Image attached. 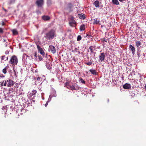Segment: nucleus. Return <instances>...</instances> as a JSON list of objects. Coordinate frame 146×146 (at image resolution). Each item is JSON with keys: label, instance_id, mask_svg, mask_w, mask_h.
<instances>
[{"label": "nucleus", "instance_id": "obj_1", "mask_svg": "<svg viewBox=\"0 0 146 146\" xmlns=\"http://www.w3.org/2000/svg\"><path fill=\"white\" fill-rule=\"evenodd\" d=\"M56 36L55 31L53 29H51L46 33L44 37L47 40L53 39Z\"/></svg>", "mask_w": 146, "mask_h": 146}, {"label": "nucleus", "instance_id": "obj_2", "mask_svg": "<svg viewBox=\"0 0 146 146\" xmlns=\"http://www.w3.org/2000/svg\"><path fill=\"white\" fill-rule=\"evenodd\" d=\"M14 82L13 80L8 79L5 81L4 83V86L11 87L13 86L14 85Z\"/></svg>", "mask_w": 146, "mask_h": 146}, {"label": "nucleus", "instance_id": "obj_3", "mask_svg": "<svg viewBox=\"0 0 146 146\" xmlns=\"http://www.w3.org/2000/svg\"><path fill=\"white\" fill-rule=\"evenodd\" d=\"M18 62V59L17 57L15 56H12L10 60V63L13 65H17Z\"/></svg>", "mask_w": 146, "mask_h": 146}, {"label": "nucleus", "instance_id": "obj_4", "mask_svg": "<svg viewBox=\"0 0 146 146\" xmlns=\"http://www.w3.org/2000/svg\"><path fill=\"white\" fill-rule=\"evenodd\" d=\"M76 22L74 19V17H71L69 20V23L70 25L72 27H74V25L76 24Z\"/></svg>", "mask_w": 146, "mask_h": 146}, {"label": "nucleus", "instance_id": "obj_5", "mask_svg": "<svg viewBox=\"0 0 146 146\" xmlns=\"http://www.w3.org/2000/svg\"><path fill=\"white\" fill-rule=\"evenodd\" d=\"M80 87L78 86L76 84H74V85L72 86H70V89L72 90H79Z\"/></svg>", "mask_w": 146, "mask_h": 146}, {"label": "nucleus", "instance_id": "obj_6", "mask_svg": "<svg viewBox=\"0 0 146 146\" xmlns=\"http://www.w3.org/2000/svg\"><path fill=\"white\" fill-rule=\"evenodd\" d=\"M48 51L53 54H54L56 52V49L54 46L50 45L49 46Z\"/></svg>", "mask_w": 146, "mask_h": 146}, {"label": "nucleus", "instance_id": "obj_7", "mask_svg": "<svg viewBox=\"0 0 146 146\" xmlns=\"http://www.w3.org/2000/svg\"><path fill=\"white\" fill-rule=\"evenodd\" d=\"M38 50L40 54L43 56H44L45 55V52L43 50L42 48H41L39 45L36 44Z\"/></svg>", "mask_w": 146, "mask_h": 146}, {"label": "nucleus", "instance_id": "obj_8", "mask_svg": "<svg viewBox=\"0 0 146 146\" xmlns=\"http://www.w3.org/2000/svg\"><path fill=\"white\" fill-rule=\"evenodd\" d=\"M105 58V53L104 52L101 53L99 56V61L102 62L104 60Z\"/></svg>", "mask_w": 146, "mask_h": 146}, {"label": "nucleus", "instance_id": "obj_9", "mask_svg": "<svg viewBox=\"0 0 146 146\" xmlns=\"http://www.w3.org/2000/svg\"><path fill=\"white\" fill-rule=\"evenodd\" d=\"M36 3L38 7H41L43 4L44 1L43 0H37L36 1Z\"/></svg>", "mask_w": 146, "mask_h": 146}, {"label": "nucleus", "instance_id": "obj_10", "mask_svg": "<svg viewBox=\"0 0 146 146\" xmlns=\"http://www.w3.org/2000/svg\"><path fill=\"white\" fill-rule=\"evenodd\" d=\"M131 85L130 84L127 83H126L123 86V88L126 89H129L131 88Z\"/></svg>", "mask_w": 146, "mask_h": 146}, {"label": "nucleus", "instance_id": "obj_11", "mask_svg": "<svg viewBox=\"0 0 146 146\" xmlns=\"http://www.w3.org/2000/svg\"><path fill=\"white\" fill-rule=\"evenodd\" d=\"M129 47L131 49L132 54L134 55L135 52V48L134 47L131 45H130Z\"/></svg>", "mask_w": 146, "mask_h": 146}, {"label": "nucleus", "instance_id": "obj_12", "mask_svg": "<svg viewBox=\"0 0 146 146\" xmlns=\"http://www.w3.org/2000/svg\"><path fill=\"white\" fill-rule=\"evenodd\" d=\"M89 71L93 74L96 75L97 74V71L95 70L90 69Z\"/></svg>", "mask_w": 146, "mask_h": 146}, {"label": "nucleus", "instance_id": "obj_13", "mask_svg": "<svg viewBox=\"0 0 146 146\" xmlns=\"http://www.w3.org/2000/svg\"><path fill=\"white\" fill-rule=\"evenodd\" d=\"M94 4L95 6L96 7H99L100 3L99 2L98 0L95 1L94 2Z\"/></svg>", "mask_w": 146, "mask_h": 146}, {"label": "nucleus", "instance_id": "obj_14", "mask_svg": "<svg viewBox=\"0 0 146 146\" xmlns=\"http://www.w3.org/2000/svg\"><path fill=\"white\" fill-rule=\"evenodd\" d=\"M141 42L140 41H137L135 42V45L138 48H139L141 45Z\"/></svg>", "mask_w": 146, "mask_h": 146}, {"label": "nucleus", "instance_id": "obj_15", "mask_svg": "<svg viewBox=\"0 0 146 146\" xmlns=\"http://www.w3.org/2000/svg\"><path fill=\"white\" fill-rule=\"evenodd\" d=\"M42 19L45 21H47L50 19L49 17L46 16H44L42 17Z\"/></svg>", "mask_w": 146, "mask_h": 146}, {"label": "nucleus", "instance_id": "obj_16", "mask_svg": "<svg viewBox=\"0 0 146 146\" xmlns=\"http://www.w3.org/2000/svg\"><path fill=\"white\" fill-rule=\"evenodd\" d=\"M1 59L2 60H3L5 61L7 60L8 59V57H6L5 55H3L1 56Z\"/></svg>", "mask_w": 146, "mask_h": 146}, {"label": "nucleus", "instance_id": "obj_17", "mask_svg": "<svg viewBox=\"0 0 146 146\" xmlns=\"http://www.w3.org/2000/svg\"><path fill=\"white\" fill-rule=\"evenodd\" d=\"M85 25L83 24L80 27V30L81 31H83L85 30Z\"/></svg>", "mask_w": 146, "mask_h": 146}, {"label": "nucleus", "instance_id": "obj_18", "mask_svg": "<svg viewBox=\"0 0 146 146\" xmlns=\"http://www.w3.org/2000/svg\"><path fill=\"white\" fill-rule=\"evenodd\" d=\"M113 3L116 5H119V2L118 0H112V1Z\"/></svg>", "mask_w": 146, "mask_h": 146}, {"label": "nucleus", "instance_id": "obj_19", "mask_svg": "<svg viewBox=\"0 0 146 146\" xmlns=\"http://www.w3.org/2000/svg\"><path fill=\"white\" fill-rule=\"evenodd\" d=\"M35 80H36V82H38L39 81H41L42 80V79L40 77L38 76L37 78H35Z\"/></svg>", "mask_w": 146, "mask_h": 146}, {"label": "nucleus", "instance_id": "obj_20", "mask_svg": "<svg viewBox=\"0 0 146 146\" xmlns=\"http://www.w3.org/2000/svg\"><path fill=\"white\" fill-rule=\"evenodd\" d=\"M9 67L8 66H6L5 68L3 70V72L5 74L7 72V70L8 69Z\"/></svg>", "mask_w": 146, "mask_h": 146}, {"label": "nucleus", "instance_id": "obj_21", "mask_svg": "<svg viewBox=\"0 0 146 146\" xmlns=\"http://www.w3.org/2000/svg\"><path fill=\"white\" fill-rule=\"evenodd\" d=\"M78 15L79 16H80V17L81 19H84L85 18V15L84 14L82 15L81 14H78Z\"/></svg>", "mask_w": 146, "mask_h": 146}, {"label": "nucleus", "instance_id": "obj_22", "mask_svg": "<svg viewBox=\"0 0 146 146\" xmlns=\"http://www.w3.org/2000/svg\"><path fill=\"white\" fill-rule=\"evenodd\" d=\"M13 34L14 35H17L18 34V32L17 30L15 29H13L12 30Z\"/></svg>", "mask_w": 146, "mask_h": 146}, {"label": "nucleus", "instance_id": "obj_23", "mask_svg": "<svg viewBox=\"0 0 146 146\" xmlns=\"http://www.w3.org/2000/svg\"><path fill=\"white\" fill-rule=\"evenodd\" d=\"M82 38V37L81 35H78L77 36V41H79Z\"/></svg>", "mask_w": 146, "mask_h": 146}, {"label": "nucleus", "instance_id": "obj_24", "mask_svg": "<svg viewBox=\"0 0 146 146\" xmlns=\"http://www.w3.org/2000/svg\"><path fill=\"white\" fill-rule=\"evenodd\" d=\"M93 46H90L89 48L90 49V52L91 53H93Z\"/></svg>", "mask_w": 146, "mask_h": 146}, {"label": "nucleus", "instance_id": "obj_25", "mask_svg": "<svg viewBox=\"0 0 146 146\" xmlns=\"http://www.w3.org/2000/svg\"><path fill=\"white\" fill-rule=\"evenodd\" d=\"M65 85L67 86L68 88H70V85L69 84V83L68 82H66L65 83Z\"/></svg>", "mask_w": 146, "mask_h": 146}, {"label": "nucleus", "instance_id": "obj_26", "mask_svg": "<svg viewBox=\"0 0 146 146\" xmlns=\"http://www.w3.org/2000/svg\"><path fill=\"white\" fill-rule=\"evenodd\" d=\"M99 23V21L97 20V19H94V23L98 24Z\"/></svg>", "mask_w": 146, "mask_h": 146}, {"label": "nucleus", "instance_id": "obj_27", "mask_svg": "<svg viewBox=\"0 0 146 146\" xmlns=\"http://www.w3.org/2000/svg\"><path fill=\"white\" fill-rule=\"evenodd\" d=\"M80 82L81 83H82L83 84H84L85 83V81L82 78H80Z\"/></svg>", "mask_w": 146, "mask_h": 146}, {"label": "nucleus", "instance_id": "obj_28", "mask_svg": "<svg viewBox=\"0 0 146 146\" xmlns=\"http://www.w3.org/2000/svg\"><path fill=\"white\" fill-rule=\"evenodd\" d=\"M92 64V62H89L86 63V64L87 65L90 66Z\"/></svg>", "mask_w": 146, "mask_h": 146}, {"label": "nucleus", "instance_id": "obj_29", "mask_svg": "<svg viewBox=\"0 0 146 146\" xmlns=\"http://www.w3.org/2000/svg\"><path fill=\"white\" fill-rule=\"evenodd\" d=\"M4 81H3L2 82H0V84L1 86H4Z\"/></svg>", "mask_w": 146, "mask_h": 146}, {"label": "nucleus", "instance_id": "obj_30", "mask_svg": "<svg viewBox=\"0 0 146 146\" xmlns=\"http://www.w3.org/2000/svg\"><path fill=\"white\" fill-rule=\"evenodd\" d=\"M38 58L39 59V60H40V61L42 59V57L40 56L39 55L38 56Z\"/></svg>", "mask_w": 146, "mask_h": 146}, {"label": "nucleus", "instance_id": "obj_31", "mask_svg": "<svg viewBox=\"0 0 146 146\" xmlns=\"http://www.w3.org/2000/svg\"><path fill=\"white\" fill-rule=\"evenodd\" d=\"M37 92L36 90H34L32 91V94L35 95V94Z\"/></svg>", "mask_w": 146, "mask_h": 146}, {"label": "nucleus", "instance_id": "obj_32", "mask_svg": "<svg viewBox=\"0 0 146 146\" xmlns=\"http://www.w3.org/2000/svg\"><path fill=\"white\" fill-rule=\"evenodd\" d=\"M47 2L48 4H50L51 3V0H47Z\"/></svg>", "mask_w": 146, "mask_h": 146}, {"label": "nucleus", "instance_id": "obj_33", "mask_svg": "<svg viewBox=\"0 0 146 146\" xmlns=\"http://www.w3.org/2000/svg\"><path fill=\"white\" fill-rule=\"evenodd\" d=\"M15 0H10V3H13L15 2Z\"/></svg>", "mask_w": 146, "mask_h": 146}, {"label": "nucleus", "instance_id": "obj_34", "mask_svg": "<svg viewBox=\"0 0 146 146\" xmlns=\"http://www.w3.org/2000/svg\"><path fill=\"white\" fill-rule=\"evenodd\" d=\"M49 65H50L49 64H46V67L48 69H49L50 68V67L49 66H48Z\"/></svg>", "mask_w": 146, "mask_h": 146}, {"label": "nucleus", "instance_id": "obj_35", "mask_svg": "<svg viewBox=\"0 0 146 146\" xmlns=\"http://www.w3.org/2000/svg\"><path fill=\"white\" fill-rule=\"evenodd\" d=\"M3 32V30L1 28H0V33H2Z\"/></svg>", "mask_w": 146, "mask_h": 146}, {"label": "nucleus", "instance_id": "obj_36", "mask_svg": "<svg viewBox=\"0 0 146 146\" xmlns=\"http://www.w3.org/2000/svg\"><path fill=\"white\" fill-rule=\"evenodd\" d=\"M34 56H35V57H37V54L36 53H35V54H34Z\"/></svg>", "mask_w": 146, "mask_h": 146}, {"label": "nucleus", "instance_id": "obj_37", "mask_svg": "<svg viewBox=\"0 0 146 146\" xmlns=\"http://www.w3.org/2000/svg\"><path fill=\"white\" fill-rule=\"evenodd\" d=\"M48 102H47L46 104H45V106H46L47 105H48Z\"/></svg>", "mask_w": 146, "mask_h": 146}, {"label": "nucleus", "instance_id": "obj_38", "mask_svg": "<svg viewBox=\"0 0 146 146\" xmlns=\"http://www.w3.org/2000/svg\"><path fill=\"white\" fill-rule=\"evenodd\" d=\"M6 41V40L5 39H3V42H5Z\"/></svg>", "mask_w": 146, "mask_h": 146}, {"label": "nucleus", "instance_id": "obj_39", "mask_svg": "<svg viewBox=\"0 0 146 146\" xmlns=\"http://www.w3.org/2000/svg\"><path fill=\"white\" fill-rule=\"evenodd\" d=\"M107 40V39H104V41L105 42H106Z\"/></svg>", "mask_w": 146, "mask_h": 146}, {"label": "nucleus", "instance_id": "obj_40", "mask_svg": "<svg viewBox=\"0 0 146 146\" xmlns=\"http://www.w3.org/2000/svg\"><path fill=\"white\" fill-rule=\"evenodd\" d=\"M119 1L121 2H123L124 0H119Z\"/></svg>", "mask_w": 146, "mask_h": 146}, {"label": "nucleus", "instance_id": "obj_41", "mask_svg": "<svg viewBox=\"0 0 146 146\" xmlns=\"http://www.w3.org/2000/svg\"><path fill=\"white\" fill-rule=\"evenodd\" d=\"M51 80L53 81V82H54V78H52V79H51Z\"/></svg>", "mask_w": 146, "mask_h": 146}, {"label": "nucleus", "instance_id": "obj_42", "mask_svg": "<svg viewBox=\"0 0 146 146\" xmlns=\"http://www.w3.org/2000/svg\"><path fill=\"white\" fill-rule=\"evenodd\" d=\"M25 111V109H23L21 110V111Z\"/></svg>", "mask_w": 146, "mask_h": 146}, {"label": "nucleus", "instance_id": "obj_43", "mask_svg": "<svg viewBox=\"0 0 146 146\" xmlns=\"http://www.w3.org/2000/svg\"><path fill=\"white\" fill-rule=\"evenodd\" d=\"M145 90L146 91V85H145Z\"/></svg>", "mask_w": 146, "mask_h": 146}, {"label": "nucleus", "instance_id": "obj_44", "mask_svg": "<svg viewBox=\"0 0 146 146\" xmlns=\"http://www.w3.org/2000/svg\"><path fill=\"white\" fill-rule=\"evenodd\" d=\"M21 115H22V113H21Z\"/></svg>", "mask_w": 146, "mask_h": 146}, {"label": "nucleus", "instance_id": "obj_45", "mask_svg": "<svg viewBox=\"0 0 146 146\" xmlns=\"http://www.w3.org/2000/svg\"><path fill=\"white\" fill-rule=\"evenodd\" d=\"M7 44H6V46H7Z\"/></svg>", "mask_w": 146, "mask_h": 146}, {"label": "nucleus", "instance_id": "obj_46", "mask_svg": "<svg viewBox=\"0 0 146 146\" xmlns=\"http://www.w3.org/2000/svg\"><path fill=\"white\" fill-rule=\"evenodd\" d=\"M145 23H146V22Z\"/></svg>", "mask_w": 146, "mask_h": 146}]
</instances>
